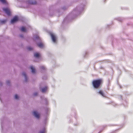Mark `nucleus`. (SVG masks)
Masks as SVG:
<instances>
[{
  "mask_svg": "<svg viewBox=\"0 0 133 133\" xmlns=\"http://www.w3.org/2000/svg\"><path fill=\"white\" fill-rule=\"evenodd\" d=\"M33 39L34 40L36 41L38 40L39 41H41V40L39 36L37 35H34L33 37Z\"/></svg>",
  "mask_w": 133,
  "mask_h": 133,
  "instance_id": "nucleus-8",
  "label": "nucleus"
},
{
  "mask_svg": "<svg viewBox=\"0 0 133 133\" xmlns=\"http://www.w3.org/2000/svg\"><path fill=\"white\" fill-rule=\"evenodd\" d=\"M30 68L33 74L35 73V71L34 67L32 66H31Z\"/></svg>",
  "mask_w": 133,
  "mask_h": 133,
  "instance_id": "nucleus-12",
  "label": "nucleus"
},
{
  "mask_svg": "<svg viewBox=\"0 0 133 133\" xmlns=\"http://www.w3.org/2000/svg\"><path fill=\"white\" fill-rule=\"evenodd\" d=\"M45 128H44L39 131V133H45Z\"/></svg>",
  "mask_w": 133,
  "mask_h": 133,
  "instance_id": "nucleus-17",
  "label": "nucleus"
},
{
  "mask_svg": "<svg viewBox=\"0 0 133 133\" xmlns=\"http://www.w3.org/2000/svg\"><path fill=\"white\" fill-rule=\"evenodd\" d=\"M50 34L51 36L52 42L54 43H56L57 42V37L56 35L52 32H50Z\"/></svg>",
  "mask_w": 133,
  "mask_h": 133,
  "instance_id": "nucleus-3",
  "label": "nucleus"
},
{
  "mask_svg": "<svg viewBox=\"0 0 133 133\" xmlns=\"http://www.w3.org/2000/svg\"><path fill=\"white\" fill-rule=\"evenodd\" d=\"M48 88L47 87H45L41 89V90L42 92L44 93L47 90Z\"/></svg>",
  "mask_w": 133,
  "mask_h": 133,
  "instance_id": "nucleus-11",
  "label": "nucleus"
},
{
  "mask_svg": "<svg viewBox=\"0 0 133 133\" xmlns=\"http://www.w3.org/2000/svg\"><path fill=\"white\" fill-rule=\"evenodd\" d=\"M7 21L6 19H3L0 20V22L1 24H4Z\"/></svg>",
  "mask_w": 133,
  "mask_h": 133,
  "instance_id": "nucleus-14",
  "label": "nucleus"
},
{
  "mask_svg": "<svg viewBox=\"0 0 133 133\" xmlns=\"http://www.w3.org/2000/svg\"><path fill=\"white\" fill-rule=\"evenodd\" d=\"M23 32H25L26 31V30L24 27H22L20 29Z\"/></svg>",
  "mask_w": 133,
  "mask_h": 133,
  "instance_id": "nucleus-16",
  "label": "nucleus"
},
{
  "mask_svg": "<svg viewBox=\"0 0 133 133\" xmlns=\"http://www.w3.org/2000/svg\"><path fill=\"white\" fill-rule=\"evenodd\" d=\"M45 101H46V102H47V99H46V98H45Z\"/></svg>",
  "mask_w": 133,
  "mask_h": 133,
  "instance_id": "nucleus-26",
  "label": "nucleus"
},
{
  "mask_svg": "<svg viewBox=\"0 0 133 133\" xmlns=\"http://www.w3.org/2000/svg\"><path fill=\"white\" fill-rule=\"evenodd\" d=\"M0 1L3 4H5L6 3V1L5 0H0Z\"/></svg>",
  "mask_w": 133,
  "mask_h": 133,
  "instance_id": "nucleus-18",
  "label": "nucleus"
},
{
  "mask_svg": "<svg viewBox=\"0 0 133 133\" xmlns=\"http://www.w3.org/2000/svg\"><path fill=\"white\" fill-rule=\"evenodd\" d=\"M30 51L31 50H32V48L31 47H28L27 48Z\"/></svg>",
  "mask_w": 133,
  "mask_h": 133,
  "instance_id": "nucleus-21",
  "label": "nucleus"
},
{
  "mask_svg": "<svg viewBox=\"0 0 133 133\" xmlns=\"http://www.w3.org/2000/svg\"><path fill=\"white\" fill-rule=\"evenodd\" d=\"M40 68L42 70H45V67L43 66H40Z\"/></svg>",
  "mask_w": 133,
  "mask_h": 133,
  "instance_id": "nucleus-19",
  "label": "nucleus"
},
{
  "mask_svg": "<svg viewBox=\"0 0 133 133\" xmlns=\"http://www.w3.org/2000/svg\"><path fill=\"white\" fill-rule=\"evenodd\" d=\"M33 114L36 118L37 119L39 118L40 116L39 115L37 111H33Z\"/></svg>",
  "mask_w": 133,
  "mask_h": 133,
  "instance_id": "nucleus-5",
  "label": "nucleus"
},
{
  "mask_svg": "<svg viewBox=\"0 0 133 133\" xmlns=\"http://www.w3.org/2000/svg\"><path fill=\"white\" fill-rule=\"evenodd\" d=\"M27 3L29 4H34L36 3V2L35 0H28L27 1Z\"/></svg>",
  "mask_w": 133,
  "mask_h": 133,
  "instance_id": "nucleus-6",
  "label": "nucleus"
},
{
  "mask_svg": "<svg viewBox=\"0 0 133 133\" xmlns=\"http://www.w3.org/2000/svg\"><path fill=\"white\" fill-rule=\"evenodd\" d=\"M37 46L39 48H42L44 47V44L41 42L37 43Z\"/></svg>",
  "mask_w": 133,
  "mask_h": 133,
  "instance_id": "nucleus-9",
  "label": "nucleus"
},
{
  "mask_svg": "<svg viewBox=\"0 0 133 133\" xmlns=\"http://www.w3.org/2000/svg\"><path fill=\"white\" fill-rule=\"evenodd\" d=\"M0 84L1 85H2V83L1 82H0Z\"/></svg>",
  "mask_w": 133,
  "mask_h": 133,
  "instance_id": "nucleus-25",
  "label": "nucleus"
},
{
  "mask_svg": "<svg viewBox=\"0 0 133 133\" xmlns=\"http://www.w3.org/2000/svg\"><path fill=\"white\" fill-rule=\"evenodd\" d=\"M15 98L16 99H18V97L17 95H15Z\"/></svg>",
  "mask_w": 133,
  "mask_h": 133,
  "instance_id": "nucleus-20",
  "label": "nucleus"
},
{
  "mask_svg": "<svg viewBox=\"0 0 133 133\" xmlns=\"http://www.w3.org/2000/svg\"><path fill=\"white\" fill-rule=\"evenodd\" d=\"M10 82L9 81H6V83L7 85H9L10 84Z\"/></svg>",
  "mask_w": 133,
  "mask_h": 133,
  "instance_id": "nucleus-22",
  "label": "nucleus"
},
{
  "mask_svg": "<svg viewBox=\"0 0 133 133\" xmlns=\"http://www.w3.org/2000/svg\"><path fill=\"white\" fill-rule=\"evenodd\" d=\"M18 20V18L17 17H15L11 21V23H13L15 22H17Z\"/></svg>",
  "mask_w": 133,
  "mask_h": 133,
  "instance_id": "nucleus-7",
  "label": "nucleus"
},
{
  "mask_svg": "<svg viewBox=\"0 0 133 133\" xmlns=\"http://www.w3.org/2000/svg\"><path fill=\"white\" fill-rule=\"evenodd\" d=\"M75 18V15L72 12L68 16L66 17L64 20V22H68L74 19Z\"/></svg>",
  "mask_w": 133,
  "mask_h": 133,
  "instance_id": "nucleus-2",
  "label": "nucleus"
},
{
  "mask_svg": "<svg viewBox=\"0 0 133 133\" xmlns=\"http://www.w3.org/2000/svg\"><path fill=\"white\" fill-rule=\"evenodd\" d=\"M22 75L25 78V81L26 82L27 81V78L25 72H23L22 73Z\"/></svg>",
  "mask_w": 133,
  "mask_h": 133,
  "instance_id": "nucleus-10",
  "label": "nucleus"
},
{
  "mask_svg": "<svg viewBox=\"0 0 133 133\" xmlns=\"http://www.w3.org/2000/svg\"><path fill=\"white\" fill-rule=\"evenodd\" d=\"M102 83V79H99L93 80L92 82V84L94 88L97 89L99 87Z\"/></svg>",
  "mask_w": 133,
  "mask_h": 133,
  "instance_id": "nucleus-1",
  "label": "nucleus"
},
{
  "mask_svg": "<svg viewBox=\"0 0 133 133\" xmlns=\"http://www.w3.org/2000/svg\"><path fill=\"white\" fill-rule=\"evenodd\" d=\"M34 56L36 58H38L40 56V55L39 53L36 52L34 54Z\"/></svg>",
  "mask_w": 133,
  "mask_h": 133,
  "instance_id": "nucleus-13",
  "label": "nucleus"
},
{
  "mask_svg": "<svg viewBox=\"0 0 133 133\" xmlns=\"http://www.w3.org/2000/svg\"><path fill=\"white\" fill-rule=\"evenodd\" d=\"M3 10L5 13L8 16L11 15V11L8 8H3Z\"/></svg>",
  "mask_w": 133,
  "mask_h": 133,
  "instance_id": "nucleus-4",
  "label": "nucleus"
},
{
  "mask_svg": "<svg viewBox=\"0 0 133 133\" xmlns=\"http://www.w3.org/2000/svg\"><path fill=\"white\" fill-rule=\"evenodd\" d=\"M20 36L22 38L23 37V35H21Z\"/></svg>",
  "mask_w": 133,
  "mask_h": 133,
  "instance_id": "nucleus-24",
  "label": "nucleus"
},
{
  "mask_svg": "<svg viewBox=\"0 0 133 133\" xmlns=\"http://www.w3.org/2000/svg\"><path fill=\"white\" fill-rule=\"evenodd\" d=\"M38 94V93L37 92H35L34 94V95L35 96H36Z\"/></svg>",
  "mask_w": 133,
  "mask_h": 133,
  "instance_id": "nucleus-23",
  "label": "nucleus"
},
{
  "mask_svg": "<svg viewBox=\"0 0 133 133\" xmlns=\"http://www.w3.org/2000/svg\"><path fill=\"white\" fill-rule=\"evenodd\" d=\"M98 93L99 94L101 95L103 97H105V96L104 95V93L103 92V91H101V90L99 91L98 92Z\"/></svg>",
  "mask_w": 133,
  "mask_h": 133,
  "instance_id": "nucleus-15",
  "label": "nucleus"
}]
</instances>
